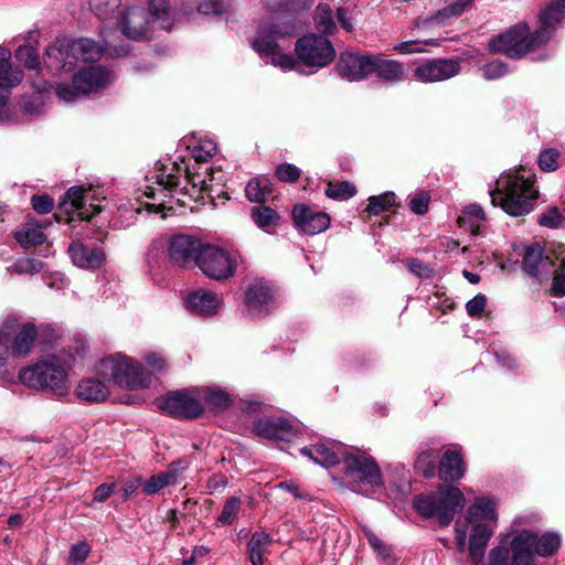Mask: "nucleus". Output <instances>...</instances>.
Wrapping results in <instances>:
<instances>
[{
    "mask_svg": "<svg viewBox=\"0 0 565 565\" xmlns=\"http://www.w3.org/2000/svg\"><path fill=\"white\" fill-rule=\"evenodd\" d=\"M294 35L292 25L274 18L262 20L254 35L248 38L250 46L262 57H269L271 65L282 71H291L297 63L319 70L329 65L335 57V50L323 35L308 34L297 40L295 53L297 60L285 50L290 47Z\"/></svg>",
    "mask_w": 565,
    "mask_h": 565,
    "instance_id": "1",
    "label": "nucleus"
},
{
    "mask_svg": "<svg viewBox=\"0 0 565 565\" xmlns=\"http://www.w3.org/2000/svg\"><path fill=\"white\" fill-rule=\"evenodd\" d=\"M541 28L530 33L526 23H518L489 42L492 53H502L510 58H520L526 53L546 43L554 26L565 20V0H553L540 15Z\"/></svg>",
    "mask_w": 565,
    "mask_h": 565,
    "instance_id": "2",
    "label": "nucleus"
},
{
    "mask_svg": "<svg viewBox=\"0 0 565 565\" xmlns=\"http://www.w3.org/2000/svg\"><path fill=\"white\" fill-rule=\"evenodd\" d=\"M497 524L495 503L489 498H477L469 507L463 521L458 520L455 525L456 544L459 553L466 550V537L469 525L472 531L469 540V556L475 565H479L484 557V552L493 529Z\"/></svg>",
    "mask_w": 565,
    "mask_h": 565,
    "instance_id": "3",
    "label": "nucleus"
},
{
    "mask_svg": "<svg viewBox=\"0 0 565 565\" xmlns=\"http://www.w3.org/2000/svg\"><path fill=\"white\" fill-rule=\"evenodd\" d=\"M100 35L103 44H98L88 38H79L70 41L65 46L50 45L45 52L44 63L51 70L70 72L73 68V62L66 61L70 56L75 60L92 62L100 60L103 56L125 57L129 54V44L114 45L110 32L105 25L100 30Z\"/></svg>",
    "mask_w": 565,
    "mask_h": 565,
    "instance_id": "4",
    "label": "nucleus"
},
{
    "mask_svg": "<svg viewBox=\"0 0 565 565\" xmlns=\"http://www.w3.org/2000/svg\"><path fill=\"white\" fill-rule=\"evenodd\" d=\"M491 202L500 205L509 215L518 217L529 214L539 196L534 181L529 175L508 173L497 181V188L490 191Z\"/></svg>",
    "mask_w": 565,
    "mask_h": 565,
    "instance_id": "5",
    "label": "nucleus"
},
{
    "mask_svg": "<svg viewBox=\"0 0 565 565\" xmlns=\"http://www.w3.org/2000/svg\"><path fill=\"white\" fill-rule=\"evenodd\" d=\"M154 178L158 189L148 186L145 194L151 199H156L157 195L163 196L159 203L163 209L166 207V198H173L175 193L189 192L188 184L200 193L206 191L210 186L209 182L212 181V179L207 181L206 178H201L198 173L190 174L184 162L160 163Z\"/></svg>",
    "mask_w": 565,
    "mask_h": 565,
    "instance_id": "6",
    "label": "nucleus"
},
{
    "mask_svg": "<svg viewBox=\"0 0 565 565\" xmlns=\"http://www.w3.org/2000/svg\"><path fill=\"white\" fill-rule=\"evenodd\" d=\"M19 380L30 388L47 391L58 397L66 396L71 390L66 369L57 356L22 369Z\"/></svg>",
    "mask_w": 565,
    "mask_h": 565,
    "instance_id": "7",
    "label": "nucleus"
},
{
    "mask_svg": "<svg viewBox=\"0 0 565 565\" xmlns=\"http://www.w3.org/2000/svg\"><path fill=\"white\" fill-rule=\"evenodd\" d=\"M342 462L343 478L352 491L370 495L383 486L381 469L375 459L366 452H347Z\"/></svg>",
    "mask_w": 565,
    "mask_h": 565,
    "instance_id": "8",
    "label": "nucleus"
},
{
    "mask_svg": "<svg viewBox=\"0 0 565 565\" xmlns=\"http://www.w3.org/2000/svg\"><path fill=\"white\" fill-rule=\"evenodd\" d=\"M465 503V495L458 488L440 486L427 495L416 497L414 508L422 516L436 518L441 526H446Z\"/></svg>",
    "mask_w": 565,
    "mask_h": 565,
    "instance_id": "9",
    "label": "nucleus"
},
{
    "mask_svg": "<svg viewBox=\"0 0 565 565\" xmlns=\"http://www.w3.org/2000/svg\"><path fill=\"white\" fill-rule=\"evenodd\" d=\"M36 335L34 323H21L17 315H8L0 326V366L6 363L10 352L17 358L26 356Z\"/></svg>",
    "mask_w": 565,
    "mask_h": 565,
    "instance_id": "10",
    "label": "nucleus"
},
{
    "mask_svg": "<svg viewBox=\"0 0 565 565\" xmlns=\"http://www.w3.org/2000/svg\"><path fill=\"white\" fill-rule=\"evenodd\" d=\"M98 373L103 377L111 380L118 386L128 390L146 388L151 384L150 372L121 354L102 360Z\"/></svg>",
    "mask_w": 565,
    "mask_h": 565,
    "instance_id": "11",
    "label": "nucleus"
},
{
    "mask_svg": "<svg viewBox=\"0 0 565 565\" xmlns=\"http://www.w3.org/2000/svg\"><path fill=\"white\" fill-rule=\"evenodd\" d=\"M114 78L115 75L110 70L100 65H92L75 73L72 84H57L55 92L60 99L66 103H72L81 95L104 89L114 81Z\"/></svg>",
    "mask_w": 565,
    "mask_h": 565,
    "instance_id": "12",
    "label": "nucleus"
},
{
    "mask_svg": "<svg viewBox=\"0 0 565 565\" xmlns=\"http://www.w3.org/2000/svg\"><path fill=\"white\" fill-rule=\"evenodd\" d=\"M196 266L209 278L224 280L232 277L237 268V256L215 245L205 244L196 255Z\"/></svg>",
    "mask_w": 565,
    "mask_h": 565,
    "instance_id": "13",
    "label": "nucleus"
},
{
    "mask_svg": "<svg viewBox=\"0 0 565 565\" xmlns=\"http://www.w3.org/2000/svg\"><path fill=\"white\" fill-rule=\"evenodd\" d=\"M198 388L174 391L166 396L158 397L156 405L175 418H198L204 412L200 402Z\"/></svg>",
    "mask_w": 565,
    "mask_h": 565,
    "instance_id": "14",
    "label": "nucleus"
},
{
    "mask_svg": "<svg viewBox=\"0 0 565 565\" xmlns=\"http://www.w3.org/2000/svg\"><path fill=\"white\" fill-rule=\"evenodd\" d=\"M149 19L142 8L131 7L127 10H118L113 20L105 25L113 35V29H118L121 34L130 40L140 41L147 38Z\"/></svg>",
    "mask_w": 565,
    "mask_h": 565,
    "instance_id": "15",
    "label": "nucleus"
},
{
    "mask_svg": "<svg viewBox=\"0 0 565 565\" xmlns=\"http://www.w3.org/2000/svg\"><path fill=\"white\" fill-rule=\"evenodd\" d=\"M516 548L530 557L533 554L539 556L553 555L561 546V536L554 532H546L539 536L531 531H522L515 535Z\"/></svg>",
    "mask_w": 565,
    "mask_h": 565,
    "instance_id": "16",
    "label": "nucleus"
},
{
    "mask_svg": "<svg viewBox=\"0 0 565 565\" xmlns=\"http://www.w3.org/2000/svg\"><path fill=\"white\" fill-rule=\"evenodd\" d=\"M276 289L264 278H255L245 290V305L254 316H262L274 308Z\"/></svg>",
    "mask_w": 565,
    "mask_h": 565,
    "instance_id": "17",
    "label": "nucleus"
},
{
    "mask_svg": "<svg viewBox=\"0 0 565 565\" xmlns=\"http://www.w3.org/2000/svg\"><path fill=\"white\" fill-rule=\"evenodd\" d=\"M460 62L454 58H433L414 70V78L422 83L447 81L460 72Z\"/></svg>",
    "mask_w": 565,
    "mask_h": 565,
    "instance_id": "18",
    "label": "nucleus"
},
{
    "mask_svg": "<svg viewBox=\"0 0 565 565\" xmlns=\"http://www.w3.org/2000/svg\"><path fill=\"white\" fill-rule=\"evenodd\" d=\"M554 267V260L548 255H545L544 248L539 243L525 247L522 268L529 276L537 281H542L550 276Z\"/></svg>",
    "mask_w": 565,
    "mask_h": 565,
    "instance_id": "19",
    "label": "nucleus"
},
{
    "mask_svg": "<svg viewBox=\"0 0 565 565\" xmlns=\"http://www.w3.org/2000/svg\"><path fill=\"white\" fill-rule=\"evenodd\" d=\"M205 244L198 237L188 234H178L171 237L168 247L169 257L172 263L186 266L194 263L196 265V255Z\"/></svg>",
    "mask_w": 565,
    "mask_h": 565,
    "instance_id": "20",
    "label": "nucleus"
},
{
    "mask_svg": "<svg viewBox=\"0 0 565 565\" xmlns=\"http://www.w3.org/2000/svg\"><path fill=\"white\" fill-rule=\"evenodd\" d=\"M292 220L296 227L308 235L319 234L330 225V217L327 213L316 211L305 204L295 205Z\"/></svg>",
    "mask_w": 565,
    "mask_h": 565,
    "instance_id": "21",
    "label": "nucleus"
},
{
    "mask_svg": "<svg viewBox=\"0 0 565 565\" xmlns=\"http://www.w3.org/2000/svg\"><path fill=\"white\" fill-rule=\"evenodd\" d=\"M335 68L339 75L348 81H361L372 74V55L342 52Z\"/></svg>",
    "mask_w": 565,
    "mask_h": 565,
    "instance_id": "22",
    "label": "nucleus"
},
{
    "mask_svg": "<svg viewBox=\"0 0 565 565\" xmlns=\"http://www.w3.org/2000/svg\"><path fill=\"white\" fill-rule=\"evenodd\" d=\"M300 452L310 458L313 462L329 468L340 463L348 451L341 443L329 440L303 447L300 449Z\"/></svg>",
    "mask_w": 565,
    "mask_h": 565,
    "instance_id": "23",
    "label": "nucleus"
},
{
    "mask_svg": "<svg viewBox=\"0 0 565 565\" xmlns=\"http://www.w3.org/2000/svg\"><path fill=\"white\" fill-rule=\"evenodd\" d=\"M89 191L84 186L75 185L67 190L61 206H65L67 214H76L81 220L89 221L95 214L100 212L98 205L89 203Z\"/></svg>",
    "mask_w": 565,
    "mask_h": 565,
    "instance_id": "24",
    "label": "nucleus"
},
{
    "mask_svg": "<svg viewBox=\"0 0 565 565\" xmlns=\"http://www.w3.org/2000/svg\"><path fill=\"white\" fill-rule=\"evenodd\" d=\"M254 431L260 437L289 441L296 436L297 429L286 419L266 417L254 423Z\"/></svg>",
    "mask_w": 565,
    "mask_h": 565,
    "instance_id": "25",
    "label": "nucleus"
},
{
    "mask_svg": "<svg viewBox=\"0 0 565 565\" xmlns=\"http://www.w3.org/2000/svg\"><path fill=\"white\" fill-rule=\"evenodd\" d=\"M68 254L74 265L85 269H97L106 260V255L102 247L89 248L81 242H73L68 246Z\"/></svg>",
    "mask_w": 565,
    "mask_h": 565,
    "instance_id": "26",
    "label": "nucleus"
},
{
    "mask_svg": "<svg viewBox=\"0 0 565 565\" xmlns=\"http://www.w3.org/2000/svg\"><path fill=\"white\" fill-rule=\"evenodd\" d=\"M22 78V72L11 65L10 53L4 49L0 50V108L7 104L10 90L19 85Z\"/></svg>",
    "mask_w": 565,
    "mask_h": 565,
    "instance_id": "27",
    "label": "nucleus"
},
{
    "mask_svg": "<svg viewBox=\"0 0 565 565\" xmlns=\"http://www.w3.org/2000/svg\"><path fill=\"white\" fill-rule=\"evenodd\" d=\"M221 297L213 291L199 289L189 295L186 306L200 316L216 315L221 307Z\"/></svg>",
    "mask_w": 565,
    "mask_h": 565,
    "instance_id": "28",
    "label": "nucleus"
},
{
    "mask_svg": "<svg viewBox=\"0 0 565 565\" xmlns=\"http://www.w3.org/2000/svg\"><path fill=\"white\" fill-rule=\"evenodd\" d=\"M466 471L463 459L457 449L447 450L439 461V477L444 481H456Z\"/></svg>",
    "mask_w": 565,
    "mask_h": 565,
    "instance_id": "29",
    "label": "nucleus"
},
{
    "mask_svg": "<svg viewBox=\"0 0 565 565\" xmlns=\"http://www.w3.org/2000/svg\"><path fill=\"white\" fill-rule=\"evenodd\" d=\"M376 74L386 82H402L405 78L404 66L393 60L383 58L381 55H372V74Z\"/></svg>",
    "mask_w": 565,
    "mask_h": 565,
    "instance_id": "30",
    "label": "nucleus"
},
{
    "mask_svg": "<svg viewBox=\"0 0 565 565\" xmlns=\"http://www.w3.org/2000/svg\"><path fill=\"white\" fill-rule=\"evenodd\" d=\"M76 395L79 399L88 403H100L109 395L107 385L95 379L82 380L76 387Z\"/></svg>",
    "mask_w": 565,
    "mask_h": 565,
    "instance_id": "31",
    "label": "nucleus"
},
{
    "mask_svg": "<svg viewBox=\"0 0 565 565\" xmlns=\"http://www.w3.org/2000/svg\"><path fill=\"white\" fill-rule=\"evenodd\" d=\"M511 552L512 557L507 547L500 546L492 548L489 554V565H523L527 556L521 548H516L515 536L511 541Z\"/></svg>",
    "mask_w": 565,
    "mask_h": 565,
    "instance_id": "32",
    "label": "nucleus"
},
{
    "mask_svg": "<svg viewBox=\"0 0 565 565\" xmlns=\"http://www.w3.org/2000/svg\"><path fill=\"white\" fill-rule=\"evenodd\" d=\"M270 535L264 531H256L247 543L248 558L252 565H262L264 563V553L271 545Z\"/></svg>",
    "mask_w": 565,
    "mask_h": 565,
    "instance_id": "33",
    "label": "nucleus"
},
{
    "mask_svg": "<svg viewBox=\"0 0 565 565\" xmlns=\"http://www.w3.org/2000/svg\"><path fill=\"white\" fill-rule=\"evenodd\" d=\"M14 237L23 248L40 245L46 238L41 226L34 222H28L24 228L14 233Z\"/></svg>",
    "mask_w": 565,
    "mask_h": 565,
    "instance_id": "34",
    "label": "nucleus"
},
{
    "mask_svg": "<svg viewBox=\"0 0 565 565\" xmlns=\"http://www.w3.org/2000/svg\"><path fill=\"white\" fill-rule=\"evenodd\" d=\"M250 216L254 223L266 232L276 227L280 221L279 214L274 209L266 205L254 206L250 211Z\"/></svg>",
    "mask_w": 565,
    "mask_h": 565,
    "instance_id": "35",
    "label": "nucleus"
},
{
    "mask_svg": "<svg viewBox=\"0 0 565 565\" xmlns=\"http://www.w3.org/2000/svg\"><path fill=\"white\" fill-rule=\"evenodd\" d=\"M149 14L153 25L167 31L171 29L170 8L167 0H149Z\"/></svg>",
    "mask_w": 565,
    "mask_h": 565,
    "instance_id": "36",
    "label": "nucleus"
},
{
    "mask_svg": "<svg viewBox=\"0 0 565 565\" xmlns=\"http://www.w3.org/2000/svg\"><path fill=\"white\" fill-rule=\"evenodd\" d=\"M315 25L317 30L326 35L333 34L337 24L333 19V12L328 3H320L315 11Z\"/></svg>",
    "mask_w": 565,
    "mask_h": 565,
    "instance_id": "37",
    "label": "nucleus"
},
{
    "mask_svg": "<svg viewBox=\"0 0 565 565\" xmlns=\"http://www.w3.org/2000/svg\"><path fill=\"white\" fill-rule=\"evenodd\" d=\"M249 201L260 203L271 193L270 181L265 177H256L248 181L245 188Z\"/></svg>",
    "mask_w": 565,
    "mask_h": 565,
    "instance_id": "38",
    "label": "nucleus"
},
{
    "mask_svg": "<svg viewBox=\"0 0 565 565\" xmlns=\"http://www.w3.org/2000/svg\"><path fill=\"white\" fill-rule=\"evenodd\" d=\"M90 10L107 25L119 9L120 0H88Z\"/></svg>",
    "mask_w": 565,
    "mask_h": 565,
    "instance_id": "39",
    "label": "nucleus"
},
{
    "mask_svg": "<svg viewBox=\"0 0 565 565\" xmlns=\"http://www.w3.org/2000/svg\"><path fill=\"white\" fill-rule=\"evenodd\" d=\"M200 402L215 409H224L230 404V396L223 391H212L210 388H198Z\"/></svg>",
    "mask_w": 565,
    "mask_h": 565,
    "instance_id": "40",
    "label": "nucleus"
},
{
    "mask_svg": "<svg viewBox=\"0 0 565 565\" xmlns=\"http://www.w3.org/2000/svg\"><path fill=\"white\" fill-rule=\"evenodd\" d=\"M437 458L438 454L435 450H422L415 461V469L426 478H431L435 476Z\"/></svg>",
    "mask_w": 565,
    "mask_h": 565,
    "instance_id": "41",
    "label": "nucleus"
},
{
    "mask_svg": "<svg viewBox=\"0 0 565 565\" xmlns=\"http://www.w3.org/2000/svg\"><path fill=\"white\" fill-rule=\"evenodd\" d=\"M395 203V194L393 192H385L380 195H374L369 199V204L364 212L370 215H379L393 206Z\"/></svg>",
    "mask_w": 565,
    "mask_h": 565,
    "instance_id": "42",
    "label": "nucleus"
},
{
    "mask_svg": "<svg viewBox=\"0 0 565 565\" xmlns=\"http://www.w3.org/2000/svg\"><path fill=\"white\" fill-rule=\"evenodd\" d=\"M324 193L330 199L348 200L355 195L356 189L354 184H352L349 181H342L337 183L330 182Z\"/></svg>",
    "mask_w": 565,
    "mask_h": 565,
    "instance_id": "43",
    "label": "nucleus"
},
{
    "mask_svg": "<svg viewBox=\"0 0 565 565\" xmlns=\"http://www.w3.org/2000/svg\"><path fill=\"white\" fill-rule=\"evenodd\" d=\"M241 504L242 501L239 497L228 498L225 501L220 515L217 516V522L222 525H231L238 515Z\"/></svg>",
    "mask_w": 565,
    "mask_h": 565,
    "instance_id": "44",
    "label": "nucleus"
},
{
    "mask_svg": "<svg viewBox=\"0 0 565 565\" xmlns=\"http://www.w3.org/2000/svg\"><path fill=\"white\" fill-rule=\"evenodd\" d=\"M15 57L25 68L39 71L40 58L34 47L30 45L19 46L15 51Z\"/></svg>",
    "mask_w": 565,
    "mask_h": 565,
    "instance_id": "45",
    "label": "nucleus"
},
{
    "mask_svg": "<svg viewBox=\"0 0 565 565\" xmlns=\"http://www.w3.org/2000/svg\"><path fill=\"white\" fill-rule=\"evenodd\" d=\"M472 3L473 0H457L452 4L437 11V13L444 25H446L450 19L461 15Z\"/></svg>",
    "mask_w": 565,
    "mask_h": 565,
    "instance_id": "46",
    "label": "nucleus"
},
{
    "mask_svg": "<svg viewBox=\"0 0 565 565\" xmlns=\"http://www.w3.org/2000/svg\"><path fill=\"white\" fill-rule=\"evenodd\" d=\"M483 220H484L483 210L477 204H471V205H468L463 210V214L458 217V223L460 226H465L466 223H469L471 228H475V227L478 228L479 223L482 222Z\"/></svg>",
    "mask_w": 565,
    "mask_h": 565,
    "instance_id": "47",
    "label": "nucleus"
},
{
    "mask_svg": "<svg viewBox=\"0 0 565 565\" xmlns=\"http://www.w3.org/2000/svg\"><path fill=\"white\" fill-rule=\"evenodd\" d=\"M173 482L169 479V477L166 475V472H160L158 475H154L150 477L142 487V491L147 495H152L160 491L161 489L166 488L167 486H171Z\"/></svg>",
    "mask_w": 565,
    "mask_h": 565,
    "instance_id": "48",
    "label": "nucleus"
},
{
    "mask_svg": "<svg viewBox=\"0 0 565 565\" xmlns=\"http://www.w3.org/2000/svg\"><path fill=\"white\" fill-rule=\"evenodd\" d=\"M422 44L437 46L439 45V42L436 39H428L424 40L423 42L416 40L405 41L394 45V50L402 54L422 53L425 52V50L420 46Z\"/></svg>",
    "mask_w": 565,
    "mask_h": 565,
    "instance_id": "49",
    "label": "nucleus"
},
{
    "mask_svg": "<svg viewBox=\"0 0 565 565\" xmlns=\"http://www.w3.org/2000/svg\"><path fill=\"white\" fill-rule=\"evenodd\" d=\"M43 269V263L40 259L25 257L20 258L13 264V270L18 274L33 275Z\"/></svg>",
    "mask_w": 565,
    "mask_h": 565,
    "instance_id": "50",
    "label": "nucleus"
},
{
    "mask_svg": "<svg viewBox=\"0 0 565 565\" xmlns=\"http://www.w3.org/2000/svg\"><path fill=\"white\" fill-rule=\"evenodd\" d=\"M275 175L281 182L294 183L300 178L301 170L291 163H281L276 167Z\"/></svg>",
    "mask_w": 565,
    "mask_h": 565,
    "instance_id": "51",
    "label": "nucleus"
},
{
    "mask_svg": "<svg viewBox=\"0 0 565 565\" xmlns=\"http://www.w3.org/2000/svg\"><path fill=\"white\" fill-rule=\"evenodd\" d=\"M481 71L486 79L493 81L504 76L509 70L508 65L504 62L500 60H493L484 64Z\"/></svg>",
    "mask_w": 565,
    "mask_h": 565,
    "instance_id": "52",
    "label": "nucleus"
},
{
    "mask_svg": "<svg viewBox=\"0 0 565 565\" xmlns=\"http://www.w3.org/2000/svg\"><path fill=\"white\" fill-rule=\"evenodd\" d=\"M559 152L555 149H546L539 157V167L542 171L552 172L558 168Z\"/></svg>",
    "mask_w": 565,
    "mask_h": 565,
    "instance_id": "53",
    "label": "nucleus"
},
{
    "mask_svg": "<svg viewBox=\"0 0 565 565\" xmlns=\"http://www.w3.org/2000/svg\"><path fill=\"white\" fill-rule=\"evenodd\" d=\"M539 224L550 228H558L563 225L564 217L557 207H550L546 212L542 213L537 220Z\"/></svg>",
    "mask_w": 565,
    "mask_h": 565,
    "instance_id": "54",
    "label": "nucleus"
},
{
    "mask_svg": "<svg viewBox=\"0 0 565 565\" xmlns=\"http://www.w3.org/2000/svg\"><path fill=\"white\" fill-rule=\"evenodd\" d=\"M216 152V143L212 140H201L193 150V156L196 161H206Z\"/></svg>",
    "mask_w": 565,
    "mask_h": 565,
    "instance_id": "55",
    "label": "nucleus"
},
{
    "mask_svg": "<svg viewBox=\"0 0 565 565\" xmlns=\"http://www.w3.org/2000/svg\"><path fill=\"white\" fill-rule=\"evenodd\" d=\"M429 201L430 195L427 192L422 191L411 199L408 205L413 213L423 215L428 211Z\"/></svg>",
    "mask_w": 565,
    "mask_h": 565,
    "instance_id": "56",
    "label": "nucleus"
},
{
    "mask_svg": "<svg viewBox=\"0 0 565 565\" xmlns=\"http://www.w3.org/2000/svg\"><path fill=\"white\" fill-rule=\"evenodd\" d=\"M32 209L39 214H47L53 210L54 201L47 194L33 195L31 198Z\"/></svg>",
    "mask_w": 565,
    "mask_h": 565,
    "instance_id": "57",
    "label": "nucleus"
},
{
    "mask_svg": "<svg viewBox=\"0 0 565 565\" xmlns=\"http://www.w3.org/2000/svg\"><path fill=\"white\" fill-rule=\"evenodd\" d=\"M90 553V546L82 541L74 544L70 551V562L84 563Z\"/></svg>",
    "mask_w": 565,
    "mask_h": 565,
    "instance_id": "58",
    "label": "nucleus"
},
{
    "mask_svg": "<svg viewBox=\"0 0 565 565\" xmlns=\"http://www.w3.org/2000/svg\"><path fill=\"white\" fill-rule=\"evenodd\" d=\"M407 267L412 274L420 278H430L434 273L433 268L416 258L409 259L407 262Z\"/></svg>",
    "mask_w": 565,
    "mask_h": 565,
    "instance_id": "59",
    "label": "nucleus"
},
{
    "mask_svg": "<svg viewBox=\"0 0 565 565\" xmlns=\"http://www.w3.org/2000/svg\"><path fill=\"white\" fill-rule=\"evenodd\" d=\"M486 305H487L486 296L479 294L466 303L467 313L473 318L479 317L483 312Z\"/></svg>",
    "mask_w": 565,
    "mask_h": 565,
    "instance_id": "60",
    "label": "nucleus"
},
{
    "mask_svg": "<svg viewBox=\"0 0 565 565\" xmlns=\"http://www.w3.org/2000/svg\"><path fill=\"white\" fill-rule=\"evenodd\" d=\"M189 461L185 460V459H178V460H174L172 461L169 466H168V469L164 471L166 475L169 477V479L173 482V484L177 483V479L178 477L184 471L188 469L189 467Z\"/></svg>",
    "mask_w": 565,
    "mask_h": 565,
    "instance_id": "61",
    "label": "nucleus"
},
{
    "mask_svg": "<svg viewBox=\"0 0 565 565\" xmlns=\"http://www.w3.org/2000/svg\"><path fill=\"white\" fill-rule=\"evenodd\" d=\"M434 26H444V23L441 22V19L439 18L438 13L428 17V18H419L416 19L413 23L414 29L428 31Z\"/></svg>",
    "mask_w": 565,
    "mask_h": 565,
    "instance_id": "62",
    "label": "nucleus"
},
{
    "mask_svg": "<svg viewBox=\"0 0 565 565\" xmlns=\"http://www.w3.org/2000/svg\"><path fill=\"white\" fill-rule=\"evenodd\" d=\"M553 281H552V295L555 297L565 296V274L554 267Z\"/></svg>",
    "mask_w": 565,
    "mask_h": 565,
    "instance_id": "63",
    "label": "nucleus"
},
{
    "mask_svg": "<svg viewBox=\"0 0 565 565\" xmlns=\"http://www.w3.org/2000/svg\"><path fill=\"white\" fill-rule=\"evenodd\" d=\"M146 365L151 372H161L166 369V360L157 353H148L143 358Z\"/></svg>",
    "mask_w": 565,
    "mask_h": 565,
    "instance_id": "64",
    "label": "nucleus"
}]
</instances>
